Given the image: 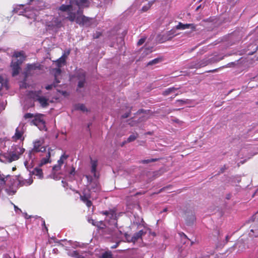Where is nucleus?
Masks as SVG:
<instances>
[{
	"mask_svg": "<svg viewBox=\"0 0 258 258\" xmlns=\"http://www.w3.org/2000/svg\"><path fill=\"white\" fill-rule=\"evenodd\" d=\"M130 114H131L130 112H127V113H124V114H123L122 115V118H127L130 115Z\"/></svg>",
	"mask_w": 258,
	"mask_h": 258,
	"instance_id": "obj_46",
	"label": "nucleus"
},
{
	"mask_svg": "<svg viewBox=\"0 0 258 258\" xmlns=\"http://www.w3.org/2000/svg\"><path fill=\"white\" fill-rule=\"evenodd\" d=\"M50 162V159L46 157L45 158H43L42 159V160H41V163L42 164H47V163H49Z\"/></svg>",
	"mask_w": 258,
	"mask_h": 258,
	"instance_id": "obj_39",
	"label": "nucleus"
},
{
	"mask_svg": "<svg viewBox=\"0 0 258 258\" xmlns=\"http://www.w3.org/2000/svg\"><path fill=\"white\" fill-rule=\"evenodd\" d=\"M16 59L12 61L11 67L12 69V76L15 77L17 76L21 70L20 66L25 60L26 56L23 51H16L13 54Z\"/></svg>",
	"mask_w": 258,
	"mask_h": 258,
	"instance_id": "obj_2",
	"label": "nucleus"
},
{
	"mask_svg": "<svg viewBox=\"0 0 258 258\" xmlns=\"http://www.w3.org/2000/svg\"><path fill=\"white\" fill-rule=\"evenodd\" d=\"M60 168H61V166L59 165L58 164H56L53 167L52 169L53 171H57L59 170L60 169Z\"/></svg>",
	"mask_w": 258,
	"mask_h": 258,
	"instance_id": "obj_42",
	"label": "nucleus"
},
{
	"mask_svg": "<svg viewBox=\"0 0 258 258\" xmlns=\"http://www.w3.org/2000/svg\"><path fill=\"white\" fill-rule=\"evenodd\" d=\"M173 121L175 122H176V123H182V121L179 120L178 119H175L173 120Z\"/></svg>",
	"mask_w": 258,
	"mask_h": 258,
	"instance_id": "obj_51",
	"label": "nucleus"
},
{
	"mask_svg": "<svg viewBox=\"0 0 258 258\" xmlns=\"http://www.w3.org/2000/svg\"><path fill=\"white\" fill-rule=\"evenodd\" d=\"M227 169V167H226V165H224L223 167H222L221 169H220V173H223L224 172V171Z\"/></svg>",
	"mask_w": 258,
	"mask_h": 258,
	"instance_id": "obj_47",
	"label": "nucleus"
},
{
	"mask_svg": "<svg viewBox=\"0 0 258 258\" xmlns=\"http://www.w3.org/2000/svg\"><path fill=\"white\" fill-rule=\"evenodd\" d=\"M16 167H13L12 170H13V171H14L15 170H16Z\"/></svg>",
	"mask_w": 258,
	"mask_h": 258,
	"instance_id": "obj_62",
	"label": "nucleus"
},
{
	"mask_svg": "<svg viewBox=\"0 0 258 258\" xmlns=\"http://www.w3.org/2000/svg\"><path fill=\"white\" fill-rule=\"evenodd\" d=\"M42 91L41 90L30 91L29 96L34 101H38L43 108L47 107L49 105L48 98L41 96Z\"/></svg>",
	"mask_w": 258,
	"mask_h": 258,
	"instance_id": "obj_3",
	"label": "nucleus"
},
{
	"mask_svg": "<svg viewBox=\"0 0 258 258\" xmlns=\"http://www.w3.org/2000/svg\"><path fill=\"white\" fill-rule=\"evenodd\" d=\"M70 50H68L66 53L63 54V55L58 59H57L55 62L56 66L58 68H60L62 65H64L66 62V58L70 54Z\"/></svg>",
	"mask_w": 258,
	"mask_h": 258,
	"instance_id": "obj_15",
	"label": "nucleus"
},
{
	"mask_svg": "<svg viewBox=\"0 0 258 258\" xmlns=\"http://www.w3.org/2000/svg\"><path fill=\"white\" fill-rule=\"evenodd\" d=\"M86 177L87 178L88 181H90V189H92L94 192L98 191L100 190V186L99 182L97 180H92V178L91 176L86 175Z\"/></svg>",
	"mask_w": 258,
	"mask_h": 258,
	"instance_id": "obj_11",
	"label": "nucleus"
},
{
	"mask_svg": "<svg viewBox=\"0 0 258 258\" xmlns=\"http://www.w3.org/2000/svg\"><path fill=\"white\" fill-rule=\"evenodd\" d=\"M161 60H162V58H156L150 61L147 63V66H152L154 64H156L161 62Z\"/></svg>",
	"mask_w": 258,
	"mask_h": 258,
	"instance_id": "obj_30",
	"label": "nucleus"
},
{
	"mask_svg": "<svg viewBox=\"0 0 258 258\" xmlns=\"http://www.w3.org/2000/svg\"><path fill=\"white\" fill-rule=\"evenodd\" d=\"M170 186H170V185H169V186H166V187H163V188H161V189H160V191H159V192H162V191H164V190H165V189H166L167 188H168L170 187Z\"/></svg>",
	"mask_w": 258,
	"mask_h": 258,
	"instance_id": "obj_48",
	"label": "nucleus"
},
{
	"mask_svg": "<svg viewBox=\"0 0 258 258\" xmlns=\"http://www.w3.org/2000/svg\"><path fill=\"white\" fill-rule=\"evenodd\" d=\"M70 175H74L75 174V168L74 167H72V169L69 172Z\"/></svg>",
	"mask_w": 258,
	"mask_h": 258,
	"instance_id": "obj_45",
	"label": "nucleus"
},
{
	"mask_svg": "<svg viewBox=\"0 0 258 258\" xmlns=\"http://www.w3.org/2000/svg\"><path fill=\"white\" fill-rule=\"evenodd\" d=\"M100 213L103 215L108 216L110 219H113L116 217L115 211L114 210L110 209L108 211H102Z\"/></svg>",
	"mask_w": 258,
	"mask_h": 258,
	"instance_id": "obj_18",
	"label": "nucleus"
},
{
	"mask_svg": "<svg viewBox=\"0 0 258 258\" xmlns=\"http://www.w3.org/2000/svg\"><path fill=\"white\" fill-rule=\"evenodd\" d=\"M229 237L228 235H227L225 237V241H226V243H227L228 241H229Z\"/></svg>",
	"mask_w": 258,
	"mask_h": 258,
	"instance_id": "obj_52",
	"label": "nucleus"
},
{
	"mask_svg": "<svg viewBox=\"0 0 258 258\" xmlns=\"http://www.w3.org/2000/svg\"><path fill=\"white\" fill-rule=\"evenodd\" d=\"M46 157L50 159V152H48L47 153V155H46Z\"/></svg>",
	"mask_w": 258,
	"mask_h": 258,
	"instance_id": "obj_55",
	"label": "nucleus"
},
{
	"mask_svg": "<svg viewBox=\"0 0 258 258\" xmlns=\"http://www.w3.org/2000/svg\"><path fill=\"white\" fill-rule=\"evenodd\" d=\"M69 157V155L63 154L61 156L59 159L57 161V164L61 166L63 164L64 160Z\"/></svg>",
	"mask_w": 258,
	"mask_h": 258,
	"instance_id": "obj_27",
	"label": "nucleus"
},
{
	"mask_svg": "<svg viewBox=\"0 0 258 258\" xmlns=\"http://www.w3.org/2000/svg\"><path fill=\"white\" fill-rule=\"evenodd\" d=\"M146 232H144L143 230H140L138 232L135 233L134 235L131 237V239H128V236L129 235L125 233L124 236L128 242H133L135 243L138 239L141 238L142 236L145 235Z\"/></svg>",
	"mask_w": 258,
	"mask_h": 258,
	"instance_id": "obj_8",
	"label": "nucleus"
},
{
	"mask_svg": "<svg viewBox=\"0 0 258 258\" xmlns=\"http://www.w3.org/2000/svg\"><path fill=\"white\" fill-rule=\"evenodd\" d=\"M54 72V81H55L56 83H59L60 82L59 80L58 76L60 75L61 73V70L60 68H55L53 70Z\"/></svg>",
	"mask_w": 258,
	"mask_h": 258,
	"instance_id": "obj_21",
	"label": "nucleus"
},
{
	"mask_svg": "<svg viewBox=\"0 0 258 258\" xmlns=\"http://www.w3.org/2000/svg\"><path fill=\"white\" fill-rule=\"evenodd\" d=\"M31 173L33 175L37 176L39 178H41L43 177V172L41 168L36 167L33 169L31 171Z\"/></svg>",
	"mask_w": 258,
	"mask_h": 258,
	"instance_id": "obj_23",
	"label": "nucleus"
},
{
	"mask_svg": "<svg viewBox=\"0 0 258 258\" xmlns=\"http://www.w3.org/2000/svg\"><path fill=\"white\" fill-rule=\"evenodd\" d=\"M25 151V149L19 146L15 147L14 151L10 152L8 158L10 162L17 160L19 159L20 155L23 154Z\"/></svg>",
	"mask_w": 258,
	"mask_h": 258,
	"instance_id": "obj_5",
	"label": "nucleus"
},
{
	"mask_svg": "<svg viewBox=\"0 0 258 258\" xmlns=\"http://www.w3.org/2000/svg\"><path fill=\"white\" fill-rule=\"evenodd\" d=\"M142 193L141 192H138L136 193V195H142Z\"/></svg>",
	"mask_w": 258,
	"mask_h": 258,
	"instance_id": "obj_60",
	"label": "nucleus"
},
{
	"mask_svg": "<svg viewBox=\"0 0 258 258\" xmlns=\"http://www.w3.org/2000/svg\"><path fill=\"white\" fill-rule=\"evenodd\" d=\"M79 9L76 12H73V10H70L67 12L68 16L66 19L71 22L75 21L76 23L80 25H84L89 23L90 19L83 15V11L82 8L84 7H78Z\"/></svg>",
	"mask_w": 258,
	"mask_h": 258,
	"instance_id": "obj_1",
	"label": "nucleus"
},
{
	"mask_svg": "<svg viewBox=\"0 0 258 258\" xmlns=\"http://www.w3.org/2000/svg\"><path fill=\"white\" fill-rule=\"evenodd\" d=\"M57 91L59 92L61 94H62L64 97H67L69 95V93L66 91H61L58 89H56Z\"/></svg>",
	"mask_w": 258,
	"mask_h": 258,
	"instance_id": "obj_38",
	"label": "nucleus"
},
{
	"mask_svg": "<svg viewBox=\"0 0 258 258\" xmlns=\"http://www.w3.org/2000/svg\"><path fill=\"white\" fill-rule=\"evenodd\" d=\"M24 132L22 130H20L18 127L16 129L15 134L12 137V139L13 141L17 142L18 140L23 141L24 138L23 137Z\"/></svg>",
	"mask_w": 258,
	"mask_h": 258,
	"instance_id": "obj_16",
	"label": "nucleus"
},
{
	"mask_svg": "<svg viewBox=\"0 0 258 258\" xmlns=\"http://www.w3.org/2000/svg\"><path fill=\"white\" fill-rule=\"evenodd\" d=\"M73 0L70 1V4L69 5H61L58 8V10L61 11V12H68L70 10H73V7L74 5H76L77 4L76 2H73Z\"/></svg>",
	"mask_w": 258,
	"mask_h": 258,
	"instance_id": "obj_13",
	"label": "nucleus"
},
{
	"mask_svg": "<svg viewBox=\"0 0 258 258\" xmlns=\"http://www.w3.org/2000/svg\"><path fill=\"white\" fill-rule=\"evenodd\" d=\"M58 84V83H56L55 81H54L53 84L47 85L45 87V89L47 90H51L53 87H56Z\"/></svg>",
	"mask_w": 258,
	"mask_h": 258,
	"instance_id": "obj_33",
	"label": "nucleus"
},
{
	"mask_svg": "<svg viewBox=\"0 0 258 258\" xmlns=\"http://www.w3.org/2000/svg\"><path fill=\"white\" fill-rule=\"evenodd\" d=\"M187 68L189 69H200V66H199V63L198 60L192 61L190 63V64L188 66Z\"/></svg>",
	"mask_w": 258,
	"mask_h": 258,
	"instance_id": "obj_26",
	"label": "nucleus"
},
{
	"mask_svg": "<svg viewBox=\"0 0 258 258\" xmlns=\"http://www.w3.org/2000/svg\"><path fill=\"white\" fill-rule=\"evenodd\" d=\"M154 4V2H149L146 5L144 6L142 8V12H147L150 9L152 5Z\"/></svg>",
	"mask_w": 258,
	"mask_h": 258,
	"instance_id": "obj_29",
	"label": "nucleus"
},
{
	"mask_svg": "<svg viewBox=\"0 0 258 258\" xmlns=\"http://www.w3.org/2000/svg\"><path fill=\"white\" fill-rule=\"evenodd\" d=\"M167 211V208H164L163 210V211L162 212H165Z\"/></svg>",
	"mask_w": 258,
	"mask_h": 258,
	"instance_id": "obj_59",
	"label": "nucleus"
},
{
	"mask_svg": "<svg viewBox=\"0 0 258 258\" xmlns=\"http://www.w3.org/2000/svg\"><path fill=\"white\" fill-rule=\"evenodd\" d=\"M44 116L42 114L37 113L35 115L34 119L31 121V124L38 126L39 125L42 124L44 125L45 121L42 119V117Z\"/></svg>",
	"mask_w": 258,
	"mask_h": 258,
	"instance_id": "obj_9",
	"label": "nucleus"
},
{
	"mask_svg": "<svg viewBox=\"0 0 258 258\" xmlns=\"http://www.w3.org/2000/svg\"><path fill=\"white\" fill-rule=\"evenodd\" d=\"M174 32L173 30H170L167 31L166 33L163 34V35H159V41L160 43H163L167 41H169L172 39V38L175 36Z\"/></svg>",
	"mask_w": 258,
	"mask_h": 258,
	"instance_id": "obj_7",
	"label": "nucleus"
},
{
	"mask_svg": "<svg viewBox=\"0 0 258 258\" xmlns=\"http://www.w3.org/2000/svg\"><path fill=\"white\" fill-rule=\"evenodd\" d=\"M139 137V134L137 133H134L129 136L127 138L126 142L130 143L135 141Z\"/></svg>",
	"mask_w": 258,
	"mask_h": 258,
	"instance_id": "obj_25",
	"label": "nucleus"
},
{
	"mask_svg": "<svg viewBox=\"0 0 258 258\" xmlns=\"http://www.w3.org/2000/svg\"><path fill=\"white\" fill-rule=\"evenodd\" d=\"M3 87V84L0 82V90L2 89Z\"/></svg>",
	"mask_w": 258,
	"mask_h": 258,
	"instance_id": "obj_61",
	"label": "nucleus"
},
{
	"mask_svg": "<svg viewBox=\"0 0 258 258\" xmlns=\"http://www.w3.org/2000/svg\"><path fill=\"white\" fill-rule=\"evenodd\" d=\"M126 143H127V142H126V141H124V142H122V143L121 144V146H123L125 144H126Z\"/></svg>",
	"mask_w": 258,
	"mask_h": 258,
	"instance_id": "obj_58",
	"label": "nucleus"
},
{
	"mask_svg": "<svg viewBox=\"0 0 258 258\" xmlns=\"http://www.w3.org/2000/svg\"><path fill=\"white\" fill-rule=\"evenodd\" d=\"M182 235H183V236L184 238L188 239V238H187V236H186L184 233H182Z\"/></svg>",
	"mask_w": 258,
	"mask_h": 258,
	"instance_id": "obj_57",
	"label": "nucleus"
},
{
	"mask_svg": "<svg viewBox=\"0 0 258 258\" xmlns=\"http://www.w3.org/2000/svg\"><path fill=\"white\" fill-rule=\"evenodd\" d=\"M41 66L38 63H32V64H28L27 66V71L25 74V77H27V76L30 74V71L32 70H40Z\"/></svg>",
	"mask_w": 258,
	"mask_h": 258,
	"instance_id": "obj_17",
	"label": "nucleus"
},
{
	"mask_svg": "<svg viewBox=\"0 0 258 258\" xmlns=\"http://www.w3.org/2000/svg\"><path fill=\"white\" fill-rule=\"evenodd\" d=\"M116 234H117V235H118L119 236H121L122 234V233L120 230H118Z\"/></svg>",
	"mask_w": 258,
	"mask_h": 258,
	"instance_id": "obj_54",
	"label": "nucleus"
},
{
	"mask_svg": "<svg viewBox=\"0 0 258 258\" xmlns=\"http://www.w3.org/2000/svg\"><path fill=\"white\" fill-rule=\"evenodd\" d=\"M145 40H146V38H141L140 39H139V40L138 42V43H137L138 45L140 46V45H142L145 42Z\"/></svg>",
	"mask_w": 258,
	"mask_h": 258,
	"instance_id": "obj_41",
	"label": "nucleus"
},
{
	"mask_svg": "<svg viewBox=\"0 0 258 258\" xmlns=\"http://www.w3.org/2000/svg\"><path fill=\"white\" fill-rule=\"evenodd\" d=\"M77 77L78 79L79 80L78 84V87L81 88L84 87L85 84L86 83V73L84 71L80 72Z\"/></svg>",
	"mask_w": 258,
	"mask_h": 258,
	"instance_id": "obj_12",
	"label": "nucleus"
},
{
	"mask_svg": "<svg viewBox=\"0 0 258 258\" xmlns=\"http://www.w3.org/2000/svg\"><path fill=\"white\" fill-rule=\"evenodd\" d=\"M43 225L44 226L45 229H46V230L47 231H48V229H47V227L46 226V225H45V221H43Z\"/></svg>",
	"mask_w": 258,
	"mask_h": 258,
	"instance_id": "obj_53",
	"label": "nucleus"
},
{
	"mask_svg": "<svg viewBox=\"0 0 258 258\" xmlns=\"http://www.w3.org/2000/svg\"><path fill=\"white\" fill-rule=\"evenodd\" d=\"M72 1H75L78 7H88L89 5V2L88 0H73Z\"/></svg>",
	"mask_w": 258,
	"mask_h": 258,
	"instance_id": "obj_22",
	"label": "nucleus"
},
{
	"mask_svg": "<svg viewBox=\"0 0 258 258\" xmlns=\"http://www.w3.org/2000/svg\"><path fill=\"white\" fill-rule=\"evenodd\" d=\"M75 192L79 195L80 200L85 204L88 208H90L93 206L92 202L91 200V195L90 189L88 190L84 189L82 193H80L78 190H76Z\"/></svg>",
	"mask_w": 258,
	"mask_h": 258,
	"instance_id": "obj_4",
	"label": "nucleus"
},
{
	"mask_svg": "<svg viewBox=\"0 0 258 258\" xmlns=\"http://www.w3.org/2000/svg\"><path fill=\"white\" fill-rule=\"evenodd\" d=\"M159 159L157 158H152L150 159L143 160L140 161V163L143 164H148L151 162L157 161Z\"/></svg>",
	"mask_w": 258,
	"mask_h": 258,
	"instance_id": "obj_31",
	"label": "nucleus"
},
{
	"mask_svg": "<svg viewBox=\"0 0 258 258\" xmlns=\"http://www.w3.org/2000/svg\"><path fill=\"white\" fill-rule=\"evenodd\" d=\"M177 29L184 30L186 29H190L191 31H195L196 30V25L194 24H182L179 22L176 26Z\"/></svg>",
	"mask_w": 258,
	"mask_h": 258,
	"instance_id": "obj_14",
	"label": "nucleus"
},
{
	"mask_svg": "<svg viewBox=\"0 0 258 258\" xmlns=\"http://www.w3.org/2000/svg\"><path fill=\"white\" fill-rule=\"evenodd\" d=\"M217 70V69H215V70H213L208 71H207V72H212V73H213V72H216Z\"/></svg>",
	"mask_w": 258,
	"mask_h": 258,
	"instance_id": "obj_56",
	"label": "nucleus"
},
{
	"mask_svg": "<svg viewBox=\"0 0 258 258\" xmlns=\"http://www.w3.org/2000/svg\"><path fill=\"white\" fill-rule=\"evenodd\" d=\"M48 26L51 29H58L62 26V24L61 20L56 17L52 19Z\"/></svg>",
	"mask_w": 258,
	"mask_h": 258,
	"instance_id": "obj_10",
	"label": "nucleus"
},
{
	"mask_svg": "<svg viewBox=\"0 0 258 258\" xmlns=\"http://www.w3.org/2000/svg\"><path fill=\"white\" fill-rule=\"evenodd\" d=\"M192 220H195V217L193 216V217H192Z\"/></svg>",
	"mask_w": 258,
	"mask_h": 258,
	"instance_id": "obj_64",
	"label": "nucleus"
},
{
	"mask_svg": "<svg viewBox=\"0 0 258 258\" xmlns=\"http://www.w3.org/2000/svg\"><path fill=\"white\" fill-rule=\"evenodd\" d=\"M178 102H180V104L182 105L185 103L186 101L182 100H177L176 101Z\"/></svg>",
	"mask_w": 258,
	"mask_h": 258,
	"instance_id": "obj_49",
	"label": "nucleus"
},
{
	"mask_svg": "<svg viewBox=\"0 0 258 258\" xmlns=\"http://www.w3.org/2000/svg\"><path fill=\"white\" fill-rule=\"evenodd\" d=\"M131 237L130 235H129V236H128V239H131Z\"/></svg>",
	"mask_w": 258,
	"mask_h": 258,
	"instance_id": "obj_63",
	"label": "nucleus"
},
{
	"mask_svg": "<svg viewBox=\"0 0 258 258\" xmlns=\"http://www.w3.org/2000/svg\"><path fill=\"white\" fill-rule=\"evenodd\" d=\"M88 222L90 223H91L94 226H96L97 222H95L93 219H88Z\"/></svg>",
	"mask_w": 258,
	"mask_h": 258,
	"instance_id": "obj_44",
	"label": "nucleus"
},
{
	"mask_svg": "<svg viewBox=\"0 0 258 258\" xmlns=\"http://www.w3.org/2000/svg\"><path fill=\"white\" fill-rule=\"evenodd\" d=\"M44 144L43 139L36 140L33 142V148L32 151L34 152H44L46 150V147L43 146Z\"/></svg>",
	"mask_w": 258,
	"mask_h": 258,
	"instance_id": "obj_6",
	"label": "nucleus"
},
{
	"mask_svg": "<svg viewBox=\"0 0 258 258\" xmlns=\"http://www.w3.org/2000/svg\"><path fill=\"white\" fill-rule=\"evenodd\" d=\"M251 229L249 235L251 236L257 237L258 236V224L254 223L251 226Z\"/></svg>",
	"mask_w": 258,
	"mask_h": 258,
	"instance_id": "obj_19",
	"label": "nucleus"
},
{
	"mask_svg": "<svg viewBox=\"0 0 258 258\" xmlns=\"http://www.w3.org/2000/svg\"><path fill=\"white\" fill-rule=\"evenodd\" d=\"M234 65H235L234 62H231V63H229L228 64H227V67H233Z\"/></svg>",
	"mask_w": 258,
	"mask_h": 258,
	"instance_id": "obj_50",
	"label": "nucleus"
},
{
	"mask_svg": "<svg viewBox=\"0 0 258 258\" xmlns=\"http://www.w3.org/2000/svg\"><path fill=\"white\" fill-rule=\"evenodd\" d=\"M200 68L206 66L208 64V61L206 60H198Z\"/></svg>",
	"mask_w": 258,
	"mask_h": 258,
	"instance_id": "obj_32",
	"label": "nucleus"
},
{
	"mask_svg": "<svg viewBox=\"0 0 258 258\" xmlns=\"http://www.w3.org/2000/svg\"><path fill=\"white\" fill-rule=\"evenodd\" d=\"M250 46H251V47H254V48L253 49V51H251V52H249L248 53V54L252 55V54H253L255 51H257V50L258 49V46H257V45H256V44H251V45H250L248 46V47H250Z\"/></svg>",
	"mask_w": 258,
	"mask_h": 258,
	"instance_id": "obj_36",
	"label": "nucleus"
},
{
	"mask_svg": "<svg viewBox=\"0 0 258 258\" xmlns=\"http://www.w3.org/2000/svg\"><path fill=\"white\" fill-rule=\"evenodd\" d=\"M101 258H113V254L110 251H107L103 252L101 256Z\"/></svg>",
	"mask_w": 258,
	"mask_h": 258,
	"instance_id": "obj_28",
	"label": "nucleus"
},
{
	"mask_svg": "<svg viewBox=\"0 0 258 258\" xmlns=\"http://www.w3.org/2000/svg\"><path fill=\"white\" fill-rule=\"evenodd\" d=\"M35 116L34 114H33V113H26L24 116V117L25 118V119H28V118H33Z\"/></svg>",
	"mask_w": 258,
	"mask_h": 258,
	"instance_id": "obj_37",
	"label": "nucleus"
},
{
	"mask_svg": "<svg viewBox=\"0 0 258 258\" xmlns=\"http://www.w3.org/2000/svg\"><path fill=\"white\" fill-rule=\"evenodd\" d=\"M96 226L98 227L100 229H104L105 227V225L103 221L97 222Z\"/></svg>",
	"mask_w": 258,
	"mask_h": 258,
	"instance_id": "obj_34",
	"label": "nucleus"
},
{
	"mask_svg": "<svg viewBox=\"0 0 258 258\" xmlns=\"http://www.w3.org/2000/svg\"><path fill=\"white\" fill-rule=\"evenodd\" d=\"M121 242V240L120 239H118L116 242V243L115 244L112 245L111 246V248L112 249H114V248H116V247H117L119 244V243H120Z\"/></svg>",
	"mask_w": 258,
	"mask_h": 258,
	"instance_id": "obj_43",
	"label": "nucleus"
},
{
	"mask_svg": "<svg viewBox=\"0 0 258 258\" xmlns=\"http://www.w3.org/2000/svg\"><path fill=\"white\" fill-rule=\"evenodd\" d=\"M77 109L82 110L83 111H85L87 110L86 106H85V105H84L83 104H78L77 106Z\"/></svg>",
	"mask_w": 258,
	"mask_h": 258,
	"instance_id": "obj_35",
	"label": "nucleus"
},
{
	"mask_svg": "<svg viewBox=\"0 0 258 258\" xmlns=\"http://www.w3.org/2000/svg\"><path fill=\"white\" fill-rule=\"evenodd\" d=\"M179 88H175V87H170V88H167V89H166L165 90H164L163 92H162V95L163 96H167L168 95H169L171 93H174L176 91H177Z\"/></svg>",
	"mask_w": 258,
	"mask_h": 258,
	"instance_id": "obj_24",
	"label": "nucleus"
},
{
	"mask_svg": "<svg viewBox=\"0 0 258 258\" xmlns=\"http://www.w3.org/2000/svg\"><path fill=\"white\" fill-rule=\"evenodd\" d=\"M91 172L93 174L94 176H96V169L98 165V161L97 160H93L91 158Z\"/></svg>",
	"mask_w": 258,
	"mask_h": 258,
	"instance_id": "obj_20",
	"label": "nucleus"
},
{
	"mask_svg": "<svg viewBox=\"0 0 258 258\" xmlns=\"http://www.w3.org/2000/svg\"><path fill=\"white\" fill-rule=\"evenodd\" d=\"M72 255L73 256L77 257V258L80 257V255L79 253L76 250H74L72 252Z\"/></svg>",
	"mask_w": 258,
	"mask_h": 258,
	"instance_id": "obj_40",
	"label": "nucleus"
}]
</instances>
